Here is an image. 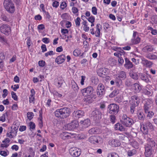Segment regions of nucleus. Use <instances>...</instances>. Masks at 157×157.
<instances>
[{"label":"nucleus","mask_w":157,"mask_h":157,"mask_svg":"<svg viewBox=\"0 0 157 157\" xmlns=\"http://www.w3.org/2000/svg\"><path fill=\"white\" fill-rule=\"evenodd\" d=\"M41 48L42 50V52H43L47 51V48L46 45L44 44H43L41 46Z\"/></svg>","instance_id":"0e129e2a"},{"label":"nucleus","mask_w":157,"mask_h":157,"mask_svg":"<svg viewBox=\"0 0 157 157\" xmlns=\"http://www.w3.org/2000/svg\"><path fill=\"white\" fill-rule=\"evenodd\" d=\"M144 124L146 126V127L148 128H149L151 129L153 128V126L152 124L149 121H147Z\"/></svg>","instance_id":"de8ad7c7"},{"label":"nucleus","mask_w":157,"mask_h":157,"mask_svg":"<svg viewBox=\"0 0 157 157\" xmlns=\"http://www.w3.org/2000/svg\"><path fill=\"white\" fill-rule=\"evenodd\" d=\"M27 116L28 119L31 120L32 119L34 116V114L33 113L31 112H29L27 114Z\"/></svg>","instance_id":"a19ab883"},{"label":"nucleus","mask_w":157,"mask_h":157,"mask_svg":"<svg viewBox=\"0 0 157 157\" xmlns=\"http://www.w3.org/2000/svg\"><path fill=\"white\" fill-rule=\"evenodd\" d=\"M136 153V151L135 149L129 150L127 151L128 155L129 156H131L135 154Z\"/></svg>","instance_id":"c9c22d12"},{"label":"nucleus","mask_w":157,"mask_h":157,"mask_svg":"<svg viewBox=\"0 0 157 157\" xmlns=\"http://www.w3.org/2000/svg\"><path fill=\"white\" fill-rule=\"evenodd\" d=\"M107 157H119V156L117 153L115 152H113L109 154Z\"/></svg>","instance_id":"a18cd8bd"},{"label":"nucleus","mask_w":157,"mask_h":157,"mask_svg":"<svg viewBox=\"0 0 157 157\" xmlns=\"http://www.w3.org/2000/svg\"><path fill=\"white\" fill-rule=\"evenodd\" d=\"M140 100L139 97L137 96L134 95L131 97V100L129 101V102L131 104L135 106H137L140 103Z\"/></svg>","instance_id":"4468645a"},{"label":"nucleus","mask_w":157,"mask_h":157,"mask_svg":"<svg viewBox=\"0 0 157 157\" xmlns=\"http://www.w3.org/2000/svg\"><path fill=\"white\" fill-rule=\"evenodd\" d=\"M137 32H134L133 34V37L131 40L132 43L134 44H137L140 42V38L138 35Z\"/></svg>","instance_id":"dca6fc26"},{"label":"nucleus","mask_w":157,"mask_h":157,"mask_svg":"<svg viewBox=\"0 0 157 157\" xmlns=\"http://www.w3.org/2000/svg\"><path fill=\"white\" fill-rule=\"evenodd\" d=\"M118 78H121L122 80L126 78V74L125 72L123 71L119 72L118 75Z\"/></svg>","instance_id":"7c9ffc66"},{"label":"nucleus","mask_w":157,"mask_h":157,"mask_svg":"<svg viewBox=\"0 0 157 157\" xmlns=\"http://www.w3.org/2000/svg\"><path fill=\"white\" fill-rule=\"evenodd\" d=\"M84 114V112L83 111L79 110L74 111L73 113V117L76 119L82 117Z\"/></svg>","instance_id":"f3484780"},{"label":"nucleus","mask_w":157,"mask_h":157,"mask_svg":"<svg viewBox=\"0 0 157 157\" xmlns=\"http://www.w3.org/2000/svg\"><path fill=\"white\" fill-rule=\"evenodd\" d=\"M78 122L76 121H74L67 125L68 130H72L78 127Z\"/></svg>","instance_id":"2eb2a0df"},{"label":"nucleus","mask_w":157,"mask_h":157,"mask_svg":"<svg viewBox=\"0 0 157 157\" xmlns=\"http://www.w3.org/2000/svg\"><path fill=\"white\" fill-rule=\"evenodd\" d=\"M97 9L95 6L93 7L92 8V12L94 15H96L97 14Z\"/></svg>","instance_id":"5fc2aeb1"},{"label":"nucleus","mask_w":157,"mask_h":157,"mask_svg":"<svg viewBox=\"0 0 157 157\" xmlns=\"http://www.w3.org/2000/svg\"><path fill=\"white\" fill-rule=\"evenodd\" d=\"M80 52L78 49H75L73 52V54L75 56H78L80 54Z\"/></svg>","instance_id":"37998d69"},{"label":"nucleus","mask_w":157,"mask_h":157,"mask_svg":"<svg viewBox=\"0 0 157 157\" xmlns=\"http://www.w3.org/2000/svg\"><path fill=\"white\" fill-rule=\"evenodd\" d=\"M146 57L150 59H157V56H156L151 54L147 55Z\"/></svg>","instance_id":"4c0bfd02"},{"label":"nucleus","mask_w":157,"mask_h":157,"mask_svg":"<svg viewBox=\"0 0 157 157\" xmlns=\"http://www.w3.org/2000/svg\"><path fill=\"white\" fill-rule=\"evenodd\" d=\"M93 119L95 121L98 120L101 118V113L98 110H95L92 113Z\"/></svg>","instance_id":"ddd939ff"},{"label":"nucleus","mask_w":157,"mask_h":157,"mask_svg":"<svg viewBox=\"0 0 157 157\" xmlns=\"http://www.w3.org/2000/svg\"><path fill=\"white\" fill-rule=\"evenodd\" d=\"M45 64V62L43 60H41L39 62L38 64L40 66V67H44Z\"/></svg>","instance_id":"338daca9"},{"label":"nucleus","mask_w":157,"mask_h":157,"mask_svg":"<svg viewBox=\"0 0 157 157\" xmlns=\"http://www.w3.org/2000/svg\"><path fill=\"white\" fill-rule=\"evenodd\" d=\"M90 121L88 118L84 121H81L80 122V125L82 126L83 128L88 127L90 125Z\"/></svg>","instance_id":"aec40b11"},{"label":"nucleus","mask_w":157,"mask_h":157,"mask_svg":"<svg viewBox=\"0 0 157 157\" xmlns=\"http://www.w3.org/2000/svg\"><path fill=\"white\" fill-rule=\"evenodd\" d=\"M138 117L139 120L143 121L145 118V116L143 112H140L138 113Z\"/></svg>","instance_id":"473e14b6"},{"label":"nucleus","mask_w":157,"mask_h":157,"mask_svg":"<svg viewBox=\"0 0 157 157\" xmlns=\"http://www.w3.org/2000/svg\"><path fill=\"white\" fill-rule=\"evenodd\" d=\"M125 63L124 64V67L127 69H129L133 67V65L132 62L127 58H125Z\"/></svg>","instance_id":"412c9836"},{"label":"nucleus","mask_w":157,"mask_h":157,"mask_svg":"<svg viewBox=\"0 0 157 157\" xmlns=\"http://www.w3.org/2000/svg\"><path fill=\"white\" fill-rule=\"evenodd\" d=\"M105 94V87L103 84L100 83L97 88V94L98 97L101 98Z\"/></svg>","instance_id":"0eeeda50"},{"label":"nucleus","mask_w":157,"mask_h":157,"mask_svg":"<svg viewBox=\"0 0 157 157\" xmlns=\"http://www.w3.org/2000/svg\"><path fill=\"white\" fill-rule=\"evenodd\" d=\"M132 89L136 92H139L141 90V88L140 85L137 83H135L133 84Z\"/></svg>","instance_id":"bb28decb"},{"label":"nucleus","mask_w":157,"mask_h":157,"mask_svg":"<svg viewBox=\"0 0 157 157\" xmlns=\"http://www.w3.org/2000/svg\"><path fill=\"white\" fill-rule=\"evenodd\" d=\"M81 19L80 17H77L75 20V23L76 26L79 27L80 25Z\"/></svg>","instance_id":"c03bdc74"},{"label":"nucleus","mask_w":157,"mask_h":157,"mask_svg":"<svg viewBox=\"0 0 157 157\" xmlns=\"http://www.w3.org/2000/svg\"><path fill=\"white\" fill-rule=\"evenodd\" d=\"M61 136L62 139L65 140L71 138V135L70 133L64 132L63 134L61 135Z\"/></svg>","instance_id":"cd10ccee"},{"label":"nucleus","mask_w":157,"mask_h":157,"mask_svg":"<svg viewBox=\"0 0 157 157\" xmlns=\"http://www.w3.org/2000/svg\"><path fill=\"white\" fill-rule=\"evenodd\" d=\"M110 121L113 123H114L115 122L116 119V117L114 115H111L110 116Z\"/></svg>","instance_id":"3c124183"},{"label":"nucleus","mask_w":157,"mask_h":157,"mask_svg":"<svg viewBox=\"0 0 157 157\" xmlns=\"http://www.w3.org/2000/svg\"><path fill=\"white\" fill-rule=\"evenodd\" d=\"M8 112H6L5 113L3 114L2 116L0 117V121L2 122L5 121L6 120V117L8 116Z\"/></svg>","instance_id":"e433bc0d"},{"label":"nucleus","mask_w":157,"mask_h":157,"mask_svg":"<svg viewBox=\"0 0 157 157\" xmlns=\"http://www.w3.org/2000/svg\"><path fill=\"white\" fill-rule=\"evenodd\" d=\"M122 124L127 127H130L134 122L132 118L127 117L126 115H123L121 120Z\"/></svg>","instance_id":"39448f33"},{"label":"nucleus","mask_w":157,"mask_h":157,"mask_svg":"<svg viewBox=\"0 0 157 157\" xmlns=\"http://www.w3.org/2000/svg\"><path fill=\"white\" fill-rule=\"evenodd\" d=\"M54 113L56 117L61 119H64L70 115V109L68 107H65L57 109Z\"/></svg>","instance_id":"f03ea898"},{"label":"nucleus","mask_w":157,"mask_h":157,"mask_svg":"<svg viewBox=\"0 0 157 157\" xmlns=\"http://www.w3.org/2000/svg\"><path fill=\"white\" fill-rule=\"evenodd\" d=\"M89 141L91 143L96 144L100 141L101 138L98 136H90L89 138Z\"/></svg>","instance_id":"a211bd4d"},{"label":"nucleus","mask_w":157,"mask_h":157,"mask_svg":"<svg viewBox=\"0 0 157 157\" xmlns=\"http://www.w3.org/2000/svg\"><path fill=\"white\" fill-rule=\"evenodd\" d=\"M66 59V57L64 55H62L58 56L56 59L55 61L58 64H60L63 63Z\"/></svg>","instance_id":"4be33fe9"},{"label":"nucleus","mask_w":157,"mask_h":157,"mask_svg":"<svg viewBox=\"0 0 157 157\" xmlns=\"http://www.w3.org/2000/svg\"><path fill=\"white\" fill-rule=\"evenodd\" d=\"M72 10L73 13L74 14H75L78 12V10L77 8L75 7H73L72 8Z\"/></svg>","instance_id":"774afa93"},{"label":"nucleus","mask_w":157,"mask_h":157,"mask_svg":"<svg viewBox=\"0 0 157 157\" xmlns=\"http://www.w3.org/2000/svg\"><path fill=\"white\" fill-rule=\"evenodd\" d=\"M148 128L144 124L141 125V130L144 134H147L148 133Z\"/></svg>","instance_id":"c85d7f7f"},{"label":"nucleus","mask_w":157,"mask_h":157,"mask_svg":"<svg viewBox=\"0 0 157 157\" xmlns=\"http://www.w3.org/2000/svg\"><path fill=\"white\" fill-rule=\"evenodd\" d=\"M95 19L94 17L92 15L88 18V20L89 22L92 23H94Z\"/></svg>","instance_id":"864d4df0"},{"label":"nucleus","mask_w":157,"mask_h":157,"mask_svg":"<svg viewBox=\"0 0 157 157\" xmlns=\"http://www.w3.org/2000/svg\"><path fill=\"white\" fill-rule=\"evenodd\" d=\"M119 93V90H115L109 95L110 98H113L117 95Z\"/></svg>","instance_id":"f704fd0d"},{"label":"nucleus","mask_w":157,"mask_h":157,"mask_svg":"<svg viewBox=\"0 0 157 157\" xmlns=\"http://www.w3.org/2000/svg\"><path fill=\"white\" fill-rule=\"evenodd\" d=\"M30 128V129H34L35 128V124L33 122H31L29 123Z\"/></svg>","instance_id":"bf43d9fd"},{"label":"nucleus","mask_w":157,"mask_h":157,"mask_svg":"<svg viewBox=\"0 0 157 157\" xmlns=\"http://www.w3.org/2000/svg\"><path fill=\"white\" fill-rule=\"evenodd\" d=\"M96 30L95 32V36L97 37H99L100 34V29L101 28V25L100 24L97 25L96 27Z\"/></svg>","instance_id":"a878e982"},{"label":"nucleus","mask_w":157,"mask_h":157,"mask_svg":"<svg viewBox=\"0 0 157 157\" xmlns=\"http://www.w3.org/2000/svg\"><path fill=\"white\" fill-rule=\"evenodd\" d=\"M35 96L30 95L29 97V102L30 103H32L34 101Z\"/></svg>","instance_id":"69168bd1"},{"label":"nucleus","mask_w":157,"mask_h":157,"mask_svg":"<svg viewBox=\"0 0 157 157\" xmlns=\"http://www.w3.org/2000/svg\"><path fill=\"white\" fill-rule=\"evenodd\" d=\"M142 93L143 94L148 95V96H151L153 94L152 87L149 85L147 86L143 90Z\"/></svg>","instance_id":"f8f14e48"},{"label":"nucleus","mask_w":157,"mask_h":157,"mask_svg":"<svg viewBox=\"0 0 157 157\" xmlns=\"http://www.w3.org/2000/svg\"><path fill=\"white\" fill-rule=\"evenodd\" d=\"M3 5L6 10L9 13H13L14 12V5L11 0H5Z\"/></svg>","instance_id":"20e7f679"},{"label":"nucleus","mask_w":157,"mask_h":157,"mask_svg":"<svg viewBox=\"0 0 157 157\" xmlns=\"http://www.w3.org/2000/svg\"><path fill=\"white\" fill-rule=\"evenodd\" d=\"M1 32L6 35H9L11 33V29L9 25L4 24L0 27Z\"/></svg>","instance_id":"1a4fd4ad"},{"label":"nucleus","mask_w":157,"mask_h":157,"mask_svg":"<svg viewBox=\"0 0 157 157\" xmlns=\"http://www.w3.org/2000/svg\"><path fill=\"white\" fill-rule=\"evenodd\" d=\"M108 109L109 113L115 114L118 112L119 107L115 104H112L108 105Z\"/></svg>","instance_id":"423d86ee"},{"label":"nucleus","mask_w":157,"mask_h":157,"mask_svg":"<svg viewBox=\"0 0 157 157\" xmlns=\"http://www.w3.org/2000/svg\"><path fill=\"white\" fill-rule=\"evenodd\" d=\"M94 91V88L92 86H88L81 90L82 94L84 97L83 100L85 102L90 103L94 101V98L95 99L96 97L93 94Z\"/></svg>","instance_id":"f257e3e1"},{"label":"nucleus","mask_w":157,"mask_h":157,"mask_svg":"<svg viewBox=\"0 0 157 157\" xmlns=\"http://www.w3.org/2000/svg\"><path fill=\"white\" fill-rule=\"evenodd\" d=\"M145 102L144 108L145 113H147L151 109L152 102L151 100L148 99H146Z\"/></svg>","instance_id":"9d476101"},{"label":"nucleus","mask_w":157,"mask_h":157,"mask_svg":"<svg viewBox=\"0 0 157 157\" xmlns=\"http://www.w3.org/2000/svg\"><path fill=\"white\" fill-rule=\"evenodd\" d=\"M54 54L52 51H50L45 54V55L46 57H48L49 55H54Z\"/></svg>","instance_id":"e2e57ef3"},{"label":"nucleus","mask_w":157,"mask_h":157,"mask_svg":"<svg viewBox=\"0 0 157 157\" xmlns=\"http://www.w3.org/2000/svg\"><path fill=\"white\" fill-rule=\"evenodd\" d=\"M147 117L148 119L151 118L154 115V113L150 110L148 111V112H147Z\"/></svg>","instance_id":"ea45409f"},{"label":"nucleus","mask_w":157,"mask_h":157,"mask_svg":"<svg viewBox=\"0 0 157 157\" xmlns=\"http://www.w3.org/2000/svg\"><path fill=\"white\" fill-rule=\"evenodd\" d=\"M71 88L75 92H77L78 90V87L77 84L74 81L71 82Z\"/></svg>","instance_id":"c756f323"},{"label":"nucleus","mask_w":157,"mask_h":157,"mask_svg":"<svg viewBox=\"0 0 157 157\" xmlns=\"http://www.w3.org/2000/svg\"><path fill=\"white\" fill-rule=\"evenodd\" d=\"M147 141V143L145 147L144 155L146 157H149L152 154V147L155 145V142L152 139L150 138L148 139Z\"/></svg>","instance_id":"7ed1b4c3"},{"label":"nucleus","mask_w":157,"mask_h":157,"mask_svg":"<svg viewBox=\"0 0 157 157\" xmlns=\"http://www.w3.org/2000/svg\"><path fill=\"white\" fill-rule=\"evenodd\" d=\"M67 6V4L66 2H62L60 5V8L62 10H63L66 8Z\"/></svg>","instance_id":"09e8293b"},{"label":"nucleus","mask_w":157,"mask_h":157,"mask_svg":"<svg viewBox=\"0 0 157 157\" xmlns=\"http://www.w3.org/2000/svg\"><path fill=\"white\" fill-rule=\"evenodd\" d=\"M118 135L119 139L121 140H124L125 138H126V137L124 135L122 134L119 133Z\"/></svg>","instance_id":"49530a36"},{"label":"nucleus","mask_w":157,"mask_h":157,"mask_svg":"<svg viewBox=\"0 0 157 157\" xmlns=\"http://www.w3.org/2000/svg\"><path fill=\"white\" fill-rule=\"evenodd\" d=\"M130 77L133 79H135V80H137V79L138 77V75L136 73H132L130 74Z\"/></svg>","instance_id":"8fccbe9b"},{"label":"nucleus","mask_w":157,"mask_h":157,"mask_svg":"<svg viewBox=\"0 0 157 157\" xmlns=\"http://www.w3.org/2000/svg\"><path fill=\"white\" fill-rule=\"evenodd\" d=\"M98 130L96 128H93L90 129L88 133L91 134H96L98 133Z\"/></svg>","instance_id":"72a5a7b5"},{"label":"nucleus","mask_w":157,"mask_h":157,"mask_svg":"<svg viewBox=\"0 0 157 157\" xmlns=\"http://www.w3.org/2000/svg\"><path fill=\"white\" fill-rule=\"evenodd\" d=\"M1 19L4 21H8V18L4 14H2L1 15Z\"/></svg>","instance_id":"680f3d73"},{"label":"nucleus","mask_w":157,"mask_h":157,"mask_svg":"<svg viewBox=\"0 0 157 157\" xmlns=\"http://www.w3.org/2000/svg\"><path fill=\"white\" fill-rule=\"evenodd\" d=\"M109 144L113 147L119 146L121 145L120 141L116 139H113L110 140L109 142Z\"/></svg>","instance_id":"6ab92c4d"},{"label":"nucleus","mask_w":157,"mask_h":157,"mask_svg":"<svg viewBox=\"0 0 157 157\" xmlns=\"http://www.w3.org/2000/svg\"><path fill=\"white\" fill-rule=\"evenodd\" d=\"M42 41L45 44H48L50 42L49 39L46 37L43 38L42 39Z\"/></svg>","instance_id":"052dcab7"},{"label":"nucleus","mask_w":157,"mask_h":157,"mask_svg":"<svg viewBox=\"0 0 157 157\" xmlns=\"http://www.w3.org/2000/svg\"><path fill=\"white\" fill-rule=\"evenodd\" d=\"M142 64L145 66L150 67H151L152 65V63L151 62L143 58L142 59Z\"/></svg>","instance_id":"b1692460"},{"label":"nucleus","mask_w":157,"mask_h":157,"mask_svg":"<svg viewBox=\"0 0 157 157\" xmlns=\"http://www.w3.org/2000/svg\"><path fill=\"white\" fill-rule=\"evenodd\" d=\"M154 49L152 45H147L144 47L142 49L143 51L145 52H151Z\"/></svg>","instance_id":"393cba45"},{"label":"nucleus","mask_w":157,"mask_h":157,"mask_svg":"<svg viewBox=\"0 0 157 157\" xmlns=\"http://www.w3.org/2000/svg\"><path fill=\"white\" fill-rule=\"evenodd\" d=\"M12 97L13 98L15 101H17V97L15 93L13 91H12L11 92Z\"/></svg>","instance_id":"603ef678"},{"label":"nucleus","mask_w":157,"mask_h":157,"mask_svg":"<svg viewBox=\"0 0 157 157\" xmlns=\"http://www.w3.org/2000/svg\"><path fill=\"white\" fill-rule=\"evenodd\" d=\"M0 154L2 156L5 157L7 156L8 154L5 151H2L1 149L0 150Z\"/></svg>","instance_id":"13d9d810"},{"label":"nucleus","mask_w":157,"mask_h":157,"mask_svg":"<svg viewBox=\"0 0 157 157\" xmlns=\"http://www.w3.org/2000/svg\"><path fill=\"white\" fill-rule=\"evenodd\" d=\"M83 25V29L85 32H88L89 30V28L88 27L87 25V22L85 21H84L82 23Z\"/></svg>","instance_id":"2f4dec72"},{"label":"nucleus","mask_w":157,"mask_h":157,"mask_svg":"<svg viewBox=\"0 0 157 157\" xmlns=\"http://www.w3.org/2000/svg\"><path fill=\"white\" fill-rule=\"evenodd\" d=\"M134 105H131L130 106V112L132 114H133L134 112L135 108L136 106H134Z\"/></svg>","instance_id":"4d7b16f0"},{"label":"nucleus","mask_w":157,"mask_h":157,"mask_svg":"<svg viewBox=\"0 0 157 157\" xmlns=\"http://www.w3.org/2000/svg\"><path fill=\"white\" fill-rule=\"evenodd\" d=\"M132 146L135 148H137L138 147L139 144L136 141H133L131 142Z\"/></svg>","instance_id":"79ce46f5"},{"label":"nucleus","mask_w":157,"mask_h":157,"mask_svg":"<svg viewBox=\"0 0 157 157\" xmlns=\"http://www.w3.org/2000/svg\"><path fill=\"white\" fill-rule=\"evenodd\" d=\"M114 128L115 130H119L121 132L126 131V128L119 123L115 124Z\"/></svg>","instance_id":"5701e85b"},{"label":"nucleus","mask_w":157,"mask_h":157,"mask_svg":"<svg viewBox=\"0 0 157 157\" xmlns=\"http://www.w3.org/2000/svg\"><path fill=\"white\" fill-rule=\"evenodd\" d=\"M140 78L142 80L146 82H147L149 81V79L147 76L145 75L141 74L140 75Z\"/></svg>","instance_id":"58836bf2"},{"label":"nucleus","mask_w":157,"mask_h":157,"mask_svg":"<svg viewBox=\"0 0 157 157\" xmlns=\"http://www.w3.org/2000/svg\"><path fill=\"white\" fill-rule=\"evenodd\" d=\"M125 85L128 86H130L131 85V83L130 82V80L129 79H126L125 82Z\"/></svg>","instance_id":"6e6d98bb"},{"label":"nucleus","mask_w":157,"mask_h":157,"mask_svg":"<svg viewBox=\"0 0 157 157\" xmlns=\"http://www.w3.org/2000/svg\"><path fill=\"white\" fill-rule=\"evenodd\" d=\"M70 153L72 156L77 157L81 154V151L78 148L73 147L70 149Z\"/></svg>","instance_id":"6e6552de"},{"label":"nucleus","mask_w":157,"mask_h":157,"mask_svg":"<svg viewBox=\"0 0 157 157\" xmlns=\"http://www.w3.org/2000/svg\"><path fill=\"white\" fill-rule=\"evenodd\" d=\"M108 70L105 68H100L97 69V72L98 75L100 77H103L107 75Z\"/></svg>","instance_id":"9b49d317"}]
</instances>
